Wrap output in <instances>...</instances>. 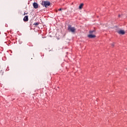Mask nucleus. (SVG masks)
Returning a JSON list of instances; mask_svg holds the SVG:
<instances>
[{
	"instance_id": "obj_1",
	"label": "nucleus",
	"mask_w": 127,
	"mask_h": 127,
	"mask_svg": "<svg viewBox=\"0 0 127 127\" xmlns=\"http://www.w3.org/2000/svg\"><path fill=\"white\" fill-rule=\"evenodd\" d=\"M41 4L46 7H47L48 6H49L50 4H51V3L48 1H42L41 3Z\"/></svg>"
},
{
	"instance_id": "obj_2",
	"label": "nucleus",
	"mask_w": 127,
	"mask_h": 127,
	"mask_svg": "<svg viewBox=\"0 0 127 127\" xmlns=\"http://www.w3.org/2000/svg\"><path fill=\"white\" fill-rule=\"evenodd\" d=\"M67 30H68L69 32H72V33H74V32L76 31V28L74 27L71 26V25H68Z\"/></svg>"
},
{
	"instance_id": "obj_3",
	"label": "nucleus",
	"mask_w": 127,
	"mask_h": 127,
	"mask_svg": "<svg viewBox=\"0 0 127 127\" xmlns=\"http://www.w3.org/2000/svg\"><path fill=\"white\" fill-rule=\"evenodd\" d=\"M93 32H95V31L93 30V31H89V33L90 34L88 35V36L89 38H95V37H96V35L92 34L93 33Z\"/></svg>"
},
{
	"instance_id": "obj_4",
	"label": "nucleus",
	"mask_w": 127,
	"mask_h": 127,
	"mask_svg": "<svg viewBox=\"0 0 127 127\" xmlns=\"http://www.w3.org/2000/svg\"><path fill=\"white\" fill-rule=\"evenodd\" d=\"M118 33H119V34H122V35H124V34H125V33H126V32H125V31H124L123 30H121L118 32Z\"/></svg>"
},
{
	"instance_id": "obj_5",
	"label": "nucleus",
	"mask_w": 127,
	"mask_h": 127,
	"mask_svg": "<svg viewBox=\"0 0 127 127\" xmlns=\"http://www.w3.org/2000/svg\"><path fill=\"white\" fill-rule=\"evenodd\" d=\"M33 5L34 7V8H38V4L36 2H34L33 4Z\"/></svg>"
},
{
	"instance_id": "obj_6",
	"label": "nucleus",
	"mask_w": 127,
	"mask_h": 127,
	"mask_svg": "<svg viewBox=\"0 0 127 127\" xmlns=\"http://www.w3.org/2000/svg\"><path fill=\"white\" fill-rule=\"evenodd\" d=\"M28 21V16H25V17L23 18V21L25 22H26Z\"/></svg>"
},
{
	"instance_id": "obj_7",
	"label": "nucleus",
	"mask_w": 127,
	"mask_h": 127,
	"mask_svg": "<svg viewBox=\"0 0 127 127\" xmlns=\"http://www.w3.org/2000/svg\"><path fill=\"white\" fill-rule=\"evenodd\" d=\"M84 5V4L83 3H81L79 6V8L80 9H81V8H83V6Z\"/></svg>"
},
{
	"instance_id": "obj_8",
	"label": "nucleus",
	"mask_w": 127,
	"mask_h": 127,
	"mask_svg": "<svg viewBox=\"0 0 127 127\" xmlns=\"http://www.w3.org/2000/svg\"><path fill=\"white\" fill-rule=\"evenodd\" d=\"M39 25V23L38 22H36L34 24V25Z\"/></svg>"
},
{
	"instance_id": "obj_9",
	"label": "nucleus",
	"mask_w": 127,
	"mask_h": 127,
	"mask_svg": "<svg viewBox=\"0 0 127 127\" xmlns=\"http://www.w3.org/2000/svg\"><path fill=\"white\" fill-rule=\"evenodd\" d=\"M112 47H114V46H115V44L114 43L112 44Z\"/></svg>"
},
{
	"instance_id": "obj_10",
	"label": "nucleus",
	"mask_w": 127,
	"mask_h": 127,
	"mask_svg": "<svg viewBox=\"0 0 127 127\" xmlns=\"http://www.w3.org/2000/svg\"><path fill=\"white\" fill-rule=\"evenodd\" d=\"M0 74H1V75H3V72H2V71H1Z\"/></svg>"
},
{
	"instance_id": "obj_11",
	"label": "nucleus",
	"mask_w": 127,
	"mask_h": 127,
	"mask_svg": "<svg viewBox=\"0 0 127 127\" xmlns=\"http://www.w3.org/2000/svg\"><path fill=\"white\" fill-rule=\"evenodd\" d=\"M59 11H61V10H62V8H60V9H59Z\"/></svg>"
},
{
	"instance_id": "obj_12",
	"label": "nucleus",
	"mask_w": 127,
	"mask_h": 127,
	"mask_svg": "<svg viewBox=\"0 0 127 127\" xmlns=\"http://www.w3.org/2000/svg\"><path fill=\"white\" fill-rule=\"evenodd\" d=\"M25 14H27V13H24V14H23V15H25Z\"/></svg>"
},
{
	"instance_id": "obj_13",
	"label": "nucleus",
	"mask_w": 127,
	"mask_h": 127,
	"mask_svg": "<svg viewBox=\"0 0 127 127\" xmlns=\"http://www.w3.org/2000/svg\"><path fill=\"white\" fill-rule=\"evenodd\" d=\"M121 17V15H119V17Z\"/></svg>"
}]
</instances>
